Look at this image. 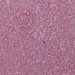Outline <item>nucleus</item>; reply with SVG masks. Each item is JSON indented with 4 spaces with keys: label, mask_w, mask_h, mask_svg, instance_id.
Instances as JSON below:
<instances>
[{
    "label": "nucleus",
    "mask_w": 75,
    "mask_h": 75,
    "mask_svg": "<svg viewBox=\"0 0 75 75\" xmlns=\"http://www.w3.org/2000/svg\"><path fill=\"white\" fill-rule=\"evenodd\" d=\"M48 54L50 55V53H49Z\"/></svg>",
    "instance_id": "f03ea898"
},
{
    "label": "nucleus",
    "mask_w": 75,
    "mask_h": 75,
    "mask_svg": "<svg viewBox=\"0 0 75 75\" xmlns=\"http://www.w3.org/2000/svg\"><path fill=\"white\" fill-rule=\"evenodd\" d=\"M45 42H43V43H44V44H45Z\"/></svg>",
    "instance_id": "f257e3e1"
}]
</instances>
